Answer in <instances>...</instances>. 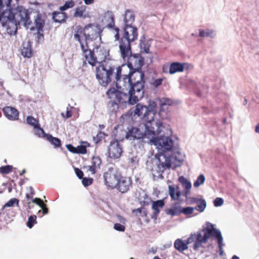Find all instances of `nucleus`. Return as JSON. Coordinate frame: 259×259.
<instances>
[{"instance_id": "nucleus-62", "label": "nucleus", "mask_w": 259, "mask_h": 259, "mask_svg": "<svg viewBox=\"0 0 259 259\" xmlns=\"http://www.w3.org/2000/svg\"><path fill=\"white\" fill-rule=\"evenodd\" d=\"M25 170L24 169V170L22 171V172L20 174V175H23L24 173H25Z\"/></svg>"}, {"instance_id": "nucleus-39", "label": "nucleus", "mask_w": 259, "mask_h": 259, "mask_svg": "<svg viewBox=\"0 0 259 259\" xmlns=\"http://www.w3.org/2000/svg\"><path fill=\"white\" fill-rule=\"evenodd\" d=\"M205 181V177L203 175H200L198 178L197 180L194 183L195 187H198L200 185L202 184Z\"/></svg>"}, {"instance_id": "nucleus-22", "label": "nucleus", "mask_w": 259, "mask_h": 259, "mask_svg": "<svg viewBox=\"0 0 259 259\" xmlns=\"http://www.w3.org/2000/svg\"><path fill=\"white\" fill-rule=\"evenodd\" d=\"M85 27L84 28H82L80 26H77L76 27L74 31V37L76 40L79 42L80 47H81V44H85V39H81L82 35L85 37Z\"/></svg>"}, {"instance_id": "nucleus-12", "label": "nucleus", "mask_w": 259, "mask_h": 259, "mask_svg": "<svg viewBox=\"0 0 259 259\" xmlns=\"http://www.w3.org/2000/svg\"><path fill=\"white\" fill-rule=\"evenodd\" d=\"M104 19L107 23V27L112 28L115 30L114 37L115 40H118L119 38V29L115 26L114 15L113 13L112 12L108 11L105 14Z\"/></svg>"}, {"instance_id": "nucleus-46", "label": "nucleus", "mask_w": 259, "mask_h": 259, "mask_svg": "<svg viewBox=\"0 0 259 259\" xmlns=\"http://www.w3.org/2000/svg\"><path fill=\"white\" fill-rule=\"evenodd\" d=\"M18 204L19 201L16 198H13L10 199L7 203L5 205V206L11 207L13 206L15 203Z\"/></svg>"}, {"instance_id": "nucleus-48", "label": "nucleus", "mask_w": 259, "mask_h": 259, "mask_svg": "<svg viewBox=\"0 0 259 259\" xmlns=\"http://www.w3.org/2000/svg\"><path fill=\"white\" fill-rule=\"evenodd\" d=\"M74 170L76 176L79 179H81L83 178V173L80 169L78 168H75Z\"/></svg>"}, {"instance_id": "nucleus-30", "label": "nucleus", "mask_w": 259, "mask_h": 259, "mask_svg": "<svg viewBox=\"0 0 259 259\" xmlns=\"http://www.w3.org/2000/svg\"><path fill=\"white\" fill-rule=\"evenodd\" d=\"M22 55L26 58H30L32 56V50L30 44H24L21 51Z\"/></svg>"}, {"instance_id": "nucleus-49", "label": "nucleus", "mask_w": 259, "mask_h": 259, "mask_svg": "<svg viewBox=\"0 0 259 259\" xmlns=\"http://www.w3.org/2000/svg\"><path fill=\"white\" fill-rule=\"evenodd\" d=\"M67 149L73 153H76V147H74L71 144H67L66 145Z\"/></svg>"}, {"instance_id": "nucleus-45", "label": "nucleus", "mask_w": 259, "mask_h": 259, "mask_svg": "<svg viewBox=\"0 0 259 259\" xmlns=\"http://www.w3.org/2000/svg\"><path fill=\"white\" fill-rule=\"evenodd\" d=\"M224 203V200L220 197H217L216 198L214 201H213V204L215 206H220Z\"/></svg>"}, {"instance_id": "nucleus-61", "label": "nucleus", "mask_w": 259, "mask_h": 259, "mask_svg": "<svg viewBox=\"0 0 259 259\" xmlns=\"http://www.w3.org/2000/svg\"><path fill=\"white\" fill-rule=\"evenodd\" d=\"M153 259H161L160 257H159L157 256H154Z\"/></svg>"}, {"instance_id": "nucleus-11", "label": "nucleus", "mask_w": 259, "mask_h": 259, "mask_svg": "<svg viewBox=\"0 0 259 259\" xmlns=\"http://www.w3.org/2000/svg\"><path fill=\"white\" fill-rule=\"evenodd\" d=\"M108 152L109 157L111 158L117 159L120 157L123 151L117 140L115 139L110 143Z\"/></svg>"}, {"instance_id": "nucleus-57", "label": "nucleus", "mask_w": 259, "mask_h": 259, "mask_svg": "<svg viewBox=\"0 0 259 259\" xmlns=\"http://www.w3.org/2000/svg\"><path fill=\"white\" fill-rule=\"evenodd\" d=\"M255 131L256 133L259 134V123L256 125Z\"/></svg>"}, {"instance_id": "nucleus-14", "label": "nucleus", "mask_w": 259, "mask_h": 259, "mask_svg": "<svg viewBox=\"0 0 259 259\" xmlns=\"http://www.w3.org/2000/svg\"><path fill=\"white\" fill-rule=\"evenodd\" d=\"M195 236L193 234H191L190 237L187 239L186 242H184L181 239H177L174 243V246L175 248L180 252L187 250L188 248V245L192 242H195Z\"/></svg>"}, {"instance_id": "nucleus-64", "label": "nucleus", "mask_w": 259, "mask_h": 259, "mask_svg": "<svg viewBox=\"0 0 259 259\" xmlns=\"http://www.w3.org/2000/svg\"><path fill=\"white\" fill-rule=\"evenodd\" d=\"M161 112H162V111H161V110H160V111H159V114H161Z\"/></svg>"}, {"instance_id": "nucleus-63", "label": "nucleus", "mask_w": 259, "mask_h": 259, "mask_svg": "<svg viewBox=\"0 0 259 259\" xmlns=\"http://www.w3.org/2000/svg\"><path fill=\"white\" fill-rule=\"evenodd\" d=\"M143 213L145 215H146V213L145 211H143Z\"/></svg>"}, {"instance_id": "nucleus-36", "label": "nucleus", "mask_w": 259, "mask_h": 259, "mask_svg": "<svg viewBox=\"0 0 259 259\" xmlns=\"http://www.w3.org/2000/svg\"><path fill=\"white\" fill-rule=\"evenodd\" d=\"M106 136V135L104 133L100 132L95 137H93V141L95 143L98 144L104 139Z\"/></svg>"}, {"instance_id": "nucleus-3", "label": "nucleus", "mask_w": 259, "mask_h": 259, "mask_svg": "<svg viewBox=\"0 0 259 259\" xmlns=\"http://www.w3.org/2000/svg\"><path fill=\"white\" fill-rule=\"evenodd\" d=\"M0 22L4 26L7 27V31L12 28V32L16 31L18 25L23 24L31 29L33 28L32 23L30 19L29 14L26 10H12L7 9L0 14Z\"/></svg>"}, {"instance_id": "nucleus-26", "label": "nucleus", "mask_w": 259, "mask_h": 259, "mask_svg": "<svg viewBox=\"0 0 259 259\" xmlns=\"http://www.w3.org/2000/svg\"><path fill=\"white\" fill-rule=\"evenodd\" d=\"M168 189L169 194L171 199L174 200H179L181 195V191L179 190V187H177L175 188L173 186H169Z\"/></svg>"}, {"instance_id": "nucleus-27", "label": "nucleus", "mask_w": 259, "mask_h": 259, "mask_svg": "<svg viewBox=\"0 0 259 259\" xmlns=\"http://www.w3.org/2000/svg\"><path fill=\"white\" fill-rule=\"evenodd\" d=\"M184 67L183 64L179 62H174L169 66V73L174 74L177 72H183Z\"/></svg>"}, {"instance_id": "nucleus-55", "label": "nucleus", "mask_w": 259, "mask_h": 259, "mask_svg": "<svg viewBox=\"0 0 259 259\" xmlns=\"http://www.w3.org/2000/svg\"><path fill=\"white\" fill-rule=\"evenodd\" d=\"M144 210V208L140 207V208H137L136 210H134V211H138L139 213H142Z\"/></svg>"}, {"instance_id": "nucleus-56", "label": "nucleus", "mask_w": 259, "mask_h": 259, "mask_svg": "<svg viewBox=\"0 0 259 259\" xmlns=\"http://www.w3.org/2000/svg\"><path fill=\"white\" fill-rule=\"evenodd\" d=\"M144 51L146 53H148L149 52V47H144Z\"/></svg>"}, {"instance_id": "nucleus-35", "label": "nucleus", "mask_w": 259, "mask_h": 259, "mask_svg": "<svg viewBox=\"0 0 259 259\" xmlns=\"http://www.w3.org/2000/svg\"><path fill=\"white\" fill-rule=\"evenodd\" d=\"M13 166L12 165H7L0 167V174L6 175L10 173L13 171Z\"/></svg>"}, {"instance_id": "nucleus-13", "label": "nucleus", "mask_w": 259, "mask_h": 259, "mask_svg": "<svg viewBox=\"0 0 259 259\" xmlns=\"http://www.w3.org/2000/svg\"><path fill=\"white\" fill-rule=\"evenodd\" d=\"M94 51L95 52V56L97 59V63H101L98 67L103 65L106 66H110L104 61L107 55V52L105 49L96 45L94 47Z\"/></svg>"}, {"instance_id": "nucleus-6", "label": "nucleus", "mask_w": 259, "mask_h": 259, "mask_svg": "<svg viewBox=\"0 0 259 259\" xmlns=\"http://www.w3.org/2000/svg\"><path fill=\"white\" fill-rule=\"evenodd\" d=\"M121 57L124 60H127V65L130 68V71H142L141 69L144 63V58L139 54L132 55V48L131 53L127 56L124 57L121 52H119Z\"/></svg>"}, {"instance_id": "nucleus-18", "label": "nucleus", "mask_w": 259, "mask_h": 259, "mask_svg": "<svg viewBox=\"0 0 259 259\" xmlns=\"http://www.w3.org/2000/svg\"><path fill=\"white\" fill-rule=\"evenodd\" d=\"M163 158L164 159V161H162L160 159H159V163L157 166L159 172L161 173L163 172L166 169L171 167L172 162L175 158L173 156L166 157V156L164 155Z\"/></svg>"}, {"instance_id": "nucleus-28", "label": "nucleus", "mask_w": 259, "mask_h": 259, "mask_svg": "<svg viewBox=\"0 0 259 259\" xmlns=\"http://www.w3.org/2000/svg\"><path fill=\"white\" fill-rule=\"evenodd\" d=\"M53 19L55 22L61 23L67 18L66 14L63 11H56L53 13Z\"/></svg>"}, {"instance_id": "nucleus-38", "label": "nucleus", "mask_w": 259, "mask_h": 259, "mask_svg": "<svg viewBox=\"0 0 259 259\" xmlns=\"http://www.w3.org/2000/svg\"><path fill=\"white\" fill-rule=\"evenodd\" d=\"M195 208L193 207L188 206L186 207H182V213L186 215H189L192 214Z\"/></svg>"}, {"instance_id": "nucleus-60", "label": "nucleus", "mask_w": 259, "mask_h": 259, "mask_svg": "<svg viewBox=\"0 0 259 259\" xmlns=\"http://www.w3.org/2000/svg\"><path fill=\"white\" fill-rule=\"evenodd\" d=\"M162 71L163 72H166V69L165 68L164 66L162 67Z\"/></svg>"}, {"instance_id": "nucleus-10", "label": "nucleus", "mask_w": 259, "mask_h": 259, "mask_svg": "<svg viewBox=\"0 0 259 259\" xmlns=\"http://www.w3.org/2000/svg\"><path fill=\"white\" fill-rule=\"evenodd\" d=\"M119 177L113 169H109L104 174L105 185L112 189L116 188Z\"/></svg>"}, {"instance_id": "nucleus-7", "label": "nucleus", "mask_w": 259, "mask_h": 259, "mask_svg": "<svg viewBox=\"0 0 259 259\" xmlns=\"http://www.w3.org/2000/svg\"><path fill=\"white\" fill-rule=\"evenodd\" d=\"M85 43L89 44L91 41L100 40L102 30L99 24L90 23L85 26Z\"/></svg>"}, {"instance_id": "nucleus-1", "label": "nucleus", "mask_w": 259, "mask_h": 259, "mask_svg": "<svg viewBox=\"0 0 259 259\" xmlns=\"http://www.w3.org/2000/svg\"><path fill=\"white\" fill-rule=\"evenodd\" d=\"M121 67L106 66L96 67V78L103 87H106L114 77L116 86L109 89L106 94L110 101L108 108L112 113L117 111L120 105L127 103L134 105L143 98L144 93V73L143 71H131L121 77Z\"/></svg>"}, {"instance_id": "nucleus-50", "label": "nucleus", "mask_w": 259, "mask_h": 259, "mask_svg": "<svg viewBox=\"0 0 259 259\" xmlns=\"http://www.w3.org/2000/svg\"><path fill=\"white\" fill-rule=\"evenodd\" d=\"M223 240L222 238L221 242H218V246H219V249L220 250V254L222 255L223 254V246L224 245V244L223 243Z\"/></svg>"}, {"instance_id": "nucleus-9", "label": "nucleus", "mask_w": 259, "mask_h": 259, "mask_svg": "<svg viewBox=\"0 0 259 259\" xmlns=\"http://www.w3.org/2000/svg\"><path fill=\"white\" fill-rule=\"evenodd\" d=\"M132 185L133 181L131 177L120 176L116 188L121 193H124L130 190Z\"/></svg>"}, {"instance_id": "nucleus-15", "label": "nucleus", "mask_w": 259, "mask_h": 259, "mask_svg": "<svg viewBox=\"0 0 259 259\" xmlns=\"http://www.w3.org/2000/svg\"><path fill=\"white\" fill-rule=\"evenodd\" d=\"M157 144L163 151H169L174 146V142L168 137H161L157 140Z\"/></svg>"}, {"instance_id": "nucleus-24", "label": "nucleus", "mask_w": 259, "mask_h": 259, "mask_svg": "<svg viewBox=\"0 0 259 259\" xmlns=\"http://www.w3.org/2000/svg\"><path fill=\"white\" fill-rule=\"evenodd\" d=\"M135 16L133 11L126 10L125 12L124 21L125 26L132 25L135 21Z\"/></svg>"}, {"instance_id": "nucleus-41", "label": "nucleus", "mask_w": 259, "mask_h": 259, "mask_svg": "<svg viewBox=\"0 0 259 259\" xmlns=\"http://www.w3.org/2000/svg\"><path fill=\"white\" fill-rule=\"evenodd\" d=\"M76 154H85L87 152V148L85 146L79 145L76 147Z\"/></svg>"}, {"instance_id": "nucleus-32", "label": "nucleus", "mask_w": 259, "mask_h": 259, "mask_svg": "<svg viewBox=\"0 0 259 259\" xmlns=\"http://www.w3.org/2000/svg\"><path fill=\"white\" fill-rule=\"evenodd\" d=\"M199 36L201 37H212L213 33V30L209 29H206L205 30L199 29Z\"/></svg>"}, {"instance_id": "nucleus-52", "label": "nucleus", "mask_w": 259, "mask_h": 259, "mask_svg": "<svg viewBox=\"0 0 259 259\" xmlns=\"http://www.w3.org/2000/svg\"><path fill=\"white\" fill-rule=\"evenodd\" d=\"M70 108H71V107H70ZM72 111L71 110V109H69V108L68 107L67 108L65 118H69L72 116Z\"/></svg>"}, {"instance_id": "nucleus-59", "label": "nucleus", "mask_w": 259, "mask_h": 259, "mask_svg": "<svg viewBox=\"0 0 259 259\" xmlns=\"http://www.w3.org/2000/svg\"><path fill=\"white\" fill-rule=\"evenodd\" d=\"M232 259H239V257L236 255H233Z\"/></svg>"}, {"instance_id": "nucleus-2", "label": "nucleus", "mask_w": 259, "mask_h": 259, "mask_svg": "<svg viewBox=\"0 0 259 259\" xmlns=\"http://www.w3.org/2000/svg\"><path fill=\"white\" fill-rule=\"evenodd\" d=\"M134 113L144 123L145 131L143 133L139 128L132 127L126 134L127 138L131 140L140 139L144 135L149 138L151 137L153 138L161 132L163 127L162 123L159 120L155 119V111L151 108L138 103L136 106Z\"/></svg>"}, {"instance_id": "nucleus-17", "label": "nucleus", "mask_w": 259, "mask_h": 259, "mask_svg": "<svg viewBox=\"0 0 259 259\" xmlns=\"http://www.w3.org/2000/svg\"><path fill=\"white\" fill-rule=\"evenodd\" d=\"M188 203L190 204H197L194 208L200 212H203L206 206V203L204 199L196 197H189Z\"/></svg>"}, {"instance_id": "nucleus-19", "label": "nucleus", "mask_w": 259, "mask_h": 259, "mask_svg": "<svg viewBox=\"0 0 259 259\" xmlns=\"http://www.w3.org/2000/svg\"><path fill=\"white\" fill-rule=\"evenodd\" d=\"M3 112L6 117L11 120H15L18 119L19 112L15 108L7 106L3 108Z\"/></svg>"}, {"instance_id": "nucleus-20", "label": "nucleus", "mask_w": 259, "mask_h": 259, "mask_svg": "<svg viewBox=\"0 0 259 259\" xmlns=\"http://www.w3.org/2000/svg\"><path fill=\"white\" fill-rule=\"evenodd\" d=\"M35 24L36 28L37 29L38 35V38H40V37H44V35L42 34L43 32V28L45 25V20L42 19L41 15L39 13L37 14L36 17L35 19Z\"/></svg>"}, {"instance_id": "nucleus-44", "label": "nucleus", "mask_w": 259, "mask_h": 259, "mask_svg": "<svg viewBox=\"0 0 259 259\" xmlns=\"http://www.w3.org/2000/svg\"><path fill=\"white\" fill-rule=\"evenodd\" d=\"M30 190H31V193H27L26 194V197L27 198V203L28 204H30L31 203V201L32 202V196L34 194V191L31 187H30Z\"/></svg>"}, {"instance_id": "nucleus-8", "label": "nucleus", "mask_w": 259, "mask_h": 259, "mask_svg": "<svg viewBox=\"0 0 259 259\" xmlns=\"http://www.w3.org/2000/svg\"><path fill=\"white\" fill-rule=\"evenodd\" d=\"M81 49L82 52V56L84 58L85 61H87L89 64L92 66L96 65L97 63V59L95 56L94 48L91 50L89 44L85 43L81 44Z\"/></svg>"}, {"instance_id": "nucleus-5", "label": "nucleus", "mask_w": 259, "mask_h": 259, "mask_svg": "<svg viewBox=\"0 0 259 259\" xmlns=\"http://www.w3.org/2000/svg\"><path fill=\"white\" fill-rule=\"evenodd\" d=\"M137 28L133 25L125 26L123 36L119 40V52L123 56H127L131 53V42L138 38Z\"/></svg>"}, {"instance_id": "nucleus-58", "label": "nucleus", "mask_w": 259, "mask_h": 259, "mask_svg": "<svg viewBox=\"0 0 259 259\" xmlns=\"http://www.w3.org/2000/svg\"><path fill=\"white\" fill-rule=\"evenodd\" d=\"M120 221L121 222V223H125V219L121 217H120V219H119Z\"/></svg>"}, {"instance_id": "nucleus-40", "label": "nucleus", "mask_w": 259, "mask_h": 259, "mask_svg": "<svg viewBox=\"0 0 259 259\" xmlns=\"http://www.w3.org/2000/svg\"><path fill=\"white\" fill-rule=\"evenodd\" d=\"M165 78H158L153 81L151 83V85L155 88H157L160 85L162 84L163 81L165 79Z\"/></svg>"}, {"instance_id": "nucleus-16", "label": "nucleus", "mask_w": 259, "mask_h": 259, "mask_svg": "<svg viewBox=\"0 0 259 259\" xmlns=\"http://www.w3.org/2000/svg\"><path fill=\"white\" fill-rule=\"evenodd\" d=\"M101 164L102 161L100 157L94 156L92 158L91 165L88 166L87 170L94 175L100 169Z\"/></svg>"}, {"instance_id": "nucleus-21", "label": "nucleus", "mask_w": 259, "mask_h": 259, "mask_svg": "<svg viewBox=\"0 0 259 259\" xmlns=\"http://www.w3.org/2000/svg\"><path fill=\"white\" fill-rule=\"evenodd\" d=\"M27 123L32 126L35 130L36 134L40 136L44 133L43 130L40 127L38 121L31 116H28L26 119Z\"/></svg>"}, {"instance_id": "nucleus-4", "label": "nucleus", "mask_w": 259, "mask_h": 259, "mask_svg": "<svg viewBox=\"0 0 259 259\" xmlns=\"http://www.w3.org/2000/svg\"><path fill=\"white\" fill-rule=\"evenodd\" d=\"M193 235L195 236V239L193 245V249L195 250H197L202 247V244L207 243L211 238H215L217 242H221L223 238L221 232L209 222H207L205 227H203V228L196 234H193Z\"/></svg>"}, {"instance_id": "nucleus-37", "label": "nucleus", "mask_w": 259, "mask_h": 259, "mask_svg": "<svg viewBox=\"0 0 259 259\" xmlns=\"http://www.w3.org/2000/svg\"><path fill=\"white\" fill-rule=\"evenodd\" d=\"M37 223L36 216L35 215H30L29 217L27 222V226L29 228H32L34 224Z\"/></svg>"}, {"instance_id": "nucleus-29", "label": "nucleus", "mask_w": 259, "mask_h": 259, "mask_svg": "<svg viewBox=\"0 0 259 259\" xmlns=\"http://www.w3.org/2000/svg\"><path fill=\"white\" fill-rule=\"evenodd\" d=\"M166 213L172 217L179 215L182 213V207L178 204H176L172 207L166 210Z\"/></svg>"}, {"instance_id": "nucleus-54", "label": "nucleus", "mask_w": 259, "mask_h": 259, "mask_svg": "<svg viewBox=\"0 0 259 259\" xmlns=\"http://www.w3.org/2000/svg\"><path fill=\"white\" fill-rule=\"evenodd\" d=\"M84 2L86 5H91L94 3V0H84Z\"/></svg>"}, {"instance_id": "nucleus-23", "label": "nucleus", "mask_w": 259, "mask_h": 259, "mask_svg": "<svg viewBox=\"0 0 259 259\" xmlns=\"http://www.w3.org/2000/svg\"><path fill=\"white\" fill-rule=\"evenodd\" d=\"M164 205V201L163 199L153 202L152 205V208L153 210V213L152 216V219H156V217L160 212V209L163 208Z\"/></svg>"}, {"instance_id": "nucleus-31", "label": "nucleus", "mask_w": 259, "mask_h": 259, "mask_svg": "<svg viewBox=\"0 0 259 259\" xmlns=\"http://www.w3.org/2000/svg\"><path fill=\"white\" fill-rule=\"evenodd\" d=\"M48 140L55 147H59L61 146V143L59 139L53 137L51 135H47Z\"/></svg>"}, {"instance_id": "nucleus-51", "label": "nucleus", "mask_w": 259, "mask_h": 259, "mask_svg": "<svg viewBox=\"0 0 259 259\" xmlns=\"http://www.w3.org/2000/svg\"><path fill=\"white\" fill-rule=\"evenodd\" d=\"M40 207L42 209L43 215L46 214L48 213L49 210L46 204H44V205Z\"/></svg>"}, {"instance_id": "nucleus-33", "label": "nucleus", "mask_w": 259, "mask_h": 259, "mask_svg": "<svg viewBox=\"0 0 259 259\" xmlns=\"http://www.w3.org/2000/svg\"><path fill=\"white\" fill-rule=\"evenodd\" d=\"M85 11V6L82 5L78 7L75 9V11L74 14L75 17H81L83 16L84 12Z\"/></svg>"}, {"instance_id": "nucleus-47", "label": "nucleus", "mask_w": 259, "mask_h": 259, "mask_svg": "<svg viewBox=\"0 0 259 259\" xmlns=\"http://www.w3.org/2000/svg\"><path fill=\"white\" fill-rule=\"evenodd\" d=\"M32 202L36 203L40 207L43 206L44 204H45L42 200L38 198H35V199L32 200Z\"/></svg>"}, {"instance_id": "nucleus-53", "label": "nucleus", "mask_w": 259, "mask_h": 259, "mask_svg": "<svg viewBox=\"0 0 259 259\" xmlns=\"http://www.w3.org/2000/svg\"><path fill=\"white\" fill-rule=\"evenodd\" d=\"M170 100L166 99L164 101V102H162L161 103V106H162L165 105L166 104L169 105V104H170Z\"/></svg>"}, {"instance_id": "nucleus-43", "label": "nucleus", "mask_w": 259, "mask_h": 259, "mask_svg": "<svg viewBox=\"0 0 259 259\" xmlns=\"http://www.w3.org/2000/svg\"><path fill=\"white\" fill-rule=\"evenodd\" d=\"M113 228L118 231L124 232L125 230V227L124 225H122L119 223H116L114 225Z\"/></svg>"}, {"instance_id": "nucleus-25", "label": "nucleus", "mask_w": 259, "mask_h": 259, "mask_svg": "<svg viewBox=\"0 0 259 259\" xmlns=\"http://www.w3.org/2000/svg\"><path fill=\"white\" fill-rule=\"evenodd\" d=\"M179 181L181 183L183 187L185 188V196L186 197L188 195L190 192V189L192 185L191 183L188 181L184 176H181L179 178Z\"/></svg>"}, {"instance_id": "nucleus-42", "label": "nucleus", "mask_w": 259, "mask_h": 259, "mask_svg": "<svg viewBox=\"0 0 259 259\" xmlns=\"http://www.w3.org/2000/svg\"><path fill=\"white\" fill-rule=\"evenodd\" d=\"M82 180V183L84 187H88L91 185L93 183V179L83 178Z\"/></svg>"}, {"instance_id": "nucleus-34", "label": "nucleus", "mask_w": 259, "mask_h": 259, "mask_svg": "<svg viewBox=\"0 0 259 259\" xmlns=\"http://www.w3.org/2000/svg\"><path fill=\"white\" fill-rule=\"evenodd\" d=\"M75 5V3L72 0L66 2L65 4L60 7V11H64L68 9L73 8Z\"/></svg>"}]
</instances>
